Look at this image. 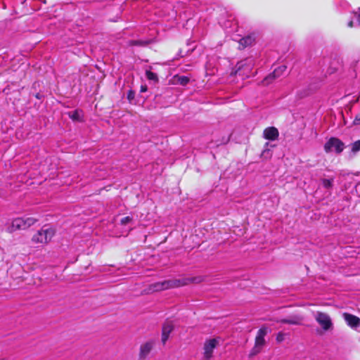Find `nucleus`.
Returning <instances> with one entry per match:
<instances>
[{
    "mask_svg": "<svg viewBox=\"0 0 360 360\" xmlns=\"http://www.w3.org/2000/svg\"><path fill=\"white\" fill-rule=\"evenodd\" d=\"M201 281L202 278L200 277H184L181 278L165 280L150 284L148 287V290L151 292H158L182 287L193 283H198Z\"/></svg>",
    "mask_w": 360,
    "mask_h": 360,
    "instance_id": "f257e3e1",
    "label": "nucleus"
},
{
    "mask_svg": "<svg viewBox=\"0 0 360 360\" xmlns=\"http://www.w3.org/2000/svg\"><path fill=\"white\" fill-rule=\"evenodd\" d=\"M269 332L268 327L263 326L257 331L255 337V345L250 352V356H254L261 352L266 345L265 336Z\"/></svg>",
    "mask_w": 360,
    "mask_h": 360,
    "instance_id": "f03ea898",
    "label": "nucleus"
},
{
    "mask_svg": "<svg viewBox=\"0 0 360 360\" xmlns=\"http://www.w3.org/2000/svg\"><path fill=\"white\" fill-rule=\"evenodd\" d=\"M55 235V231L51 227L43 226L32 238V241L37 244H46Z\"/></svg>",
    "mask_w": 360,
    "mask_h": 360,
    "instance_id": "7ed1b4c3",
    "label": "nucleus"
},
{
    "mask_svg": "<svg viewBox=\"0 0 360 360\" xmlns=\"http://www.w3.org/2000/svg\"><path fill=\"white\" fill-rule=\"evenodd\" d=\"M37 221V219L34 217H18L12 221L11 229V231L25 230Z\"/></svg>",
    "mask_w": 360,
    "mask_h": 360,
    "instance_id": "20e7f679",
    "label": "nucleus"
},
{
    "mask_svg": "<svg viewBox=\"0 0 360 360\" xmlns=\"http://www.w3.org/2000/svg\"><path fill=\"white\" fill-rule=\"evenodd\" d=\"M345 148V143L338 138L331 137L324 145L326 153L335 151L336 153H341Z\"/></svg>",
    "mask_w": 360,
    "mask_h": 360,
    "instance_id": "39448f33",
    "label": "nucleus"
},
{
    "mask_svg": "<svg viewBox=\"0 0 360 360\" xmlns=\"http://www.w3.org/2000/svg\"><path fill=\"white\" fill-rule=\"evenodd\" d=\"M219 339L212 338L205 340L203 345V360H210L214 349L219 345Z\"/></svg>",
    "mask_w": 360,
    "mask_h": 360,
    "instance_id": "423d86ee",
    "label": "nucleus"
},
{
    "mask_svg": "<svg viewBox=\"0 0 360 360\" xmlns=\"http://www.w3.org/2000/svg\"><path fill=\"white\" fill-rule=\"evenodd\" d=\"M155 345V340H149L143 342L139 347V360H146Z\"/></svg>",
    "mask_w": 360,
    "mask_h": 360,
    "instance_id": "0eeeda50",
    "label": "nucleus"
},
{
    "mask_svg": "<svg viewBox=\"0 0 360 360\" xmlns=\"http://www.w3.org/2000/svg\"><path fill=\"white\" fill-rule=\"evenodd\" d=\"M314 318L324 330H328L333 328V323L328 314L316 311L314 314Z\"/></svg>",
    "mask_w": 360,
    "mask_h": 360,
    "instance_id": "6e6552de",
    "label": "nucleus"
},
{
    "mask_svg": "<svg viewBox=\"0 0 360 360\" xmlns=\"http://www.w3.org/2000/svg\"><path fill=\"white\" fill-rule=\"evenodd\" d=\"M174 330V326L170 321L165 322L162 328V338L161 341L163 345H165L169 339L170 333Z\"/></svg>",
    "mask_w": 360,
    "mask_h": 360,
    "instance_id": "1a4fd4ad",
    "label": "nucleus"
},
{
    "mask_svg": "<svg viewBox=\"0 0 360 360\" xmlns=\"http://www.w3.org/2000/svg\"><path fill=\"white\" fill-rule=\"evenodd\" d=\"M43 2L46 4V0H24L22 4L25 7H29L30 8L27 9V12L34 11L40 9V3Z\"/></svg>",
    "mask_w": 360,
    "mask_h": 360,
    "instance_id": "9d476101",
    "label": "nucleus"
},
{
    "mask_svg": "<svg viewBox=\"0 0 360 360\" xmlns=\"http://www.w3.org/2000/svg\"><path fill=\"white\" fill-rule=\"evenodd\" d=\"M279 135L278 130L274 127H267L264 130L263 136L264 139L275 141Z\"/></svg>",
    "mask_w": 360,
    "mask_h": 360,
    "instance_id": "9b49d317",
    "label": "nucleus"
},
{
    "mask_svg": "<svg viewBox=\"0 0 360 360\" xmlns=\"http://www.w3.org/2000/svg\"><path fill=\"white\" fill-rule=\"evenodd\" d=\"M343 317L347 323L353 328H356L360 325V319L354 315L345 313Z\"/></svg>",
    "mask_w": 360,
    "mask_h": 360,
    "instance_id": "f8f14e48",
    "label": "nucleus"
},
{
    "mask_svg": "<svg viewBox=\"0 0 360 360\" xmlns=\"http://www.w3.org/2000/svg\"><path fill=\"white\" fill-rule=\"evenodd\" d=\"M303 318L300 315H292L286 319L278 320V323H286L290 325H300Z\"/></svg>",
    "mask_w": 360,
    "mask_h": 360,
    "instance_id": "ddd939ff",
    "label": "nucleus"
},
{
    "mask_svg": "<svg viewBox=\"0 0 360 360\" xmlns=\"http://www.w3.org/2000/svg\"><path fill=\"white\" fill-rule=\"evenodd\" d=\"M287 67L285 65H281L276 68L271 75L269 77L277 78L282 75V74L286 70Z\"/></svg>",
    "mask_w": 360,
    "mask_h": 360,
    "instance_id": "4468645a",
    "label": "nucleus"
},
{
    "mask_svg": "<svg viewBox=\"0 0 360 360\" xmlns=\"http://www.w3.org/2000/svg\"><path fill=\"white\" fill-rule=\"evenodd\" d=\"M254 41H255V39L252 37L248 36V37L240 39L239 44H240V45L243 46V47H245V46L252 45V43L254 42Z\"/></svg>",
    "mask_w": 360,
    "mask_h": 360,
    "instance_id": "2eb2a0df",
    "label": "nucleus"
},
{
    "mask_svg": "<svg viewBox=\"0 0 360 360\" xmlns=\"http://www.w3.org/2000/svg\"><path fill=\"white\" fill-rule=\"evenodd\" d=\"M149 41H143V40H131L129 42L131 46H144L149 44Z\"/></svg>",
    "mask_w": 360,
    "mask_h": 360,
    "instance_id": "dca6fc26",
    "label": "nucleus"
},
{
    "mask_svg": "<svg viewBox=\"0 0 360 360\" xmlns=\"http://www.w3.org/2000/svg\"><path fill=\"white\" fill-rule=\"evenodd\" d=\"M176 81L181 85L185 86L189 82V78L186 76H176Z\"/></svg>",
    "mask_w": 360,
    "mask_h": 360,
    "instance_id": "f3484780",
    "label": "nucleus"
},
{
    "mask_svg": "<svg viewBox=\"0 0 360 360\" xmlns=\"http://www.w3.org/2000/svg\"><path fill=\"white\" fill-rule=\"evenodd\" d=\"M351 150L354 154H356L360 150V140L351 144Z\"/></svg>",
    "mask_w": 360,
    "mask_h": 360,
    "instance_id": "a211bd4d",
    "label": "nucleus"
},
{
    "mask_svg": "<svg viewBox=\"0 0 360 360\" xmlns=\"http://www.w3.org/2000/svg\"><path fill=\"white\" fill-rule=\"evenodd\" d=\"M146 78L149 80L156 82L158 79L157 75L150 70H146Z\"/></svg>",
    "mask_w": 360,
    "mask_h": 360,
    "instance_id": "6ab92c4d",
    "label": "nucleus"
},
{
    "mask_svg": "<svg viewBox=\"0 0 360 360\" xmlns=\"http://www.w3.org/2000/svg\"><path fill=\"white\" fill-rule=\"evenodd\" d=\"M132 217L127 216L125 217H123L120 221V224L123 226H126L129 224H130L132 222Z\"/></svg>",
    "mask_w": 360,
    "mask_h": 360,
    "instance_id": "aec40b11",
    "label": "nucleus"
},
{
    "mask_svg": "<svg viewBox=\"0 0 360 360\" xmlns=\"http://www.w3.org/2000/svg\"><path fill=\"white\" fill-rule=\"evenodd\" d=\"M333 179H322L323 186L326 188H331L333 186Z\"/></svg>",
    "mask_w": 360,
    "mask_h": 360,
    "instance_id": "412c9836",
    "label": "nucleus"
},
{
    "mask_svg": "<svg viewBox=\"0 0 360 360\" xmlns=\"http://www.w3.org/2000/svg\"><path fill=\"white\" fill-rule=\"evenodd\" d=\"M69 116L72 120H79L80 118V115L78 110L70 112L69 113Z\"/></svg>",
    "mask_w": 360,
    "mask_h": 360,
    "instance_id": "4be33fe9",
    "label": "nucleus"
},
{
    "mask_svg": "<svg viewBox=\"0 0 360 360\" xmlns=\"http://www.w3.org/2000/svg\"><path fill=\"white\" fill-rule=\"evenodd\" d=\"M285 339V334L282 332H279L277 335H276V340L278 342H281L284 340Z\"/></svg>",
    "mask_w": 360,
    "mask_h": 360,
    "instance_id": "5701e85b",
    "label": "nucleus"
},
{
    "mask_svg": "<svg viewBox=\"0 0 360 360\" xmlns=\"http://www.w3.org/2000/svg\"><path fill=\"white\" fill-rule=\"evenodd\" d=\"M354 124L356 125L360 124V113L355 117Z\"/></svg>",
    "mask_w": 360,
    "mask_h": 360,
    "instance_id": "b1692460",
    "label": "nucleus"
},
{
    "mask_svg": "<svg viewBox=\"0 0 360 360\" xmlns=\"http://www.w3.org/2000/svg\"><path fill=\"white\" fill-rule=\"evenodd\" d=\"M269 143H266L265 144V148L264 149L263 152H262V155H265L266 153H269V149L268 148V146H269Z\"/></svg>",
    "mask_w": 360,
    "mask_h": 360,
    "instance_id": "393cba45",
    "label": "nucleus"
},
{
    "mask_svg": "<svg viewBox=\"0 0 360 360\" xmlns=\"http://www.w3.org/2000/svg\"><path fill=\"white\" fill-rule=\"evenodd\" d=\"M354 14L356 16L357 20L360 24V8H359L356 11H354Z\"/></svg>",
    "mask_w": 360,
    "mask_h": 360,
    "instance_id": "a878e982",
    "label": "nucleus"
},
{
    "mask_svg": "<svg viewBox=\"0 0 360 360\" xmlns=\"http://www.w3.org/2000/svg\"><path fill=\"white\" fill-rule=\"evenodd\" d=\"M147 91V86L146 85H142L141 86V92H145Z\"/></svg>",
    "mask_w": 360,
    "mask_h": 360,
    "instance_id": "bb28decb",
    "label": "nucleus"
},
{
    "mask_svg": "<svg viewBox=\"0 0 360 360\" xmlns=\"http://www.w3.org/2000/svg\"><path fill=\"white\" fill-rule=\"evenodd\" d=\"M134 98V94L131 91H130L129 94H128V98L129 99H131V98Z\"/></svg>",
    "mask_w": 360,
    "mask_h": 360,
    "instance_id": "cd10ccee",
    "label": "nucleus"
},
{
    "mask_svg": "<svg viewBox=\"0 0 360 360\" xmlns=\"http://www.w3.org/2000/svg\"><path fill=\"white\" fill-rule=\"evenodd\" d=\"M353 25H354V22L352 20H350L349 22H348V27H353Z\"/></svg>",
    "mask_w": 360,
    "mask_h": 360,
    "instance_id": "c85d7f7f",
    "label": "nucleus"
},
{
    "mask_svg": "<svg viewBox=\"0 0 360 360\" xmlns=\"http://www.w3.org/2000/svg\"><path fill=\"white\" fill-rule=\"evenodd\" d=\"M129 230H131V228H130V229H127V230H126V231H127V232H128V231H129Z\"/></svg>",
    "mask_w": 360,
    "mask_h": 360,
    "instance_id": "c756f323",
    "label": "nucleus"
},
{
    "mask_svg": "<svg viewBox=\"0 0 360 360\" xmlns=\"http://www.w3.org/2000/svg\"><path fill=\"white\" fill-rule=\"evenodd\" d=\"M0 360H7L6 359H0Z\"/></svg>",
    "mask_w": 360,
    "mask_h": 360,
    "instance_id": "7c9ffc66",
    "label": "nucleus"
}]
</instances>
